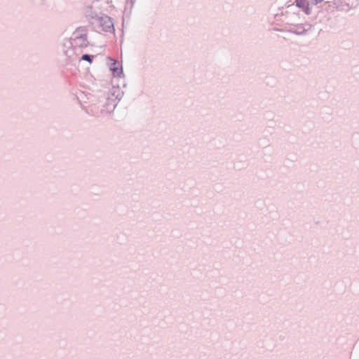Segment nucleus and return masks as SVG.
Wrapping results in <instances>:
<instances>
[{
  "label": "nucleus",
  "mask_w": 359,
  "mask_h": 359,
  "mask_svg": "<svg viewBox=\"0 0 359 359\" xmlns=\"http://www.w3.org/2000/svg\"><path fill=\"white\" fill-rule=\"evenodd\" d=\"M123 95V91L118 86H112L99 95L98 108L100 113L107 114L111 113Z\"/></svg>",
  "instance_id": "nucleus-1"
},
{
  "label": "nucleus",
  "mask_w": 359,
  "mask_h": 359,
  "mask_svg": "<svg viewBox=\"0 0 359 359\" xmlns=\"http://www.w3.org/2000/svg\"><path fill=\"white\" fill-rule=\"evenodd\" d=\"M102 30L106 32H114V26L113 19L104 14H100L95 18Z\"/></svg>",
  "instance_id": "nucleus-2"
},
{
  "label": "nucleus",
  "mask_w": 359,
  "mask_h": 359,
  "mask_svg": "<svg viewBox=\"0 0 359 359\" xmlns=\"http://www.w3.org/2000/svg\"><path fill=\"white\" fill-rule=\"evenodd\" d=\"M88 40L86 34H81L79 31H76L73 34V36L71 38L70 44L74 47L85 48L88 46Z\"/></svg>",
  "instance_id": "nucleus-3"
},
{
  "label": "nucleus",
  "mask_w": 359,
  "mask_h": 359,
  "mask_svg": "<svg viewBox=\"0 0 359 359\" xmlns=\"http://www.w3.org/2000/svg\"><path fill=\"white\" fill-rule=\"evenodd\" d=\"M311 25L309 23L293 25L288 32L297 35H304L311 29Z\"/></svg>",
  "instance_id": "nucleus-4"
},
{
  "label": "nucleus",
  "mask_w": 359,
  "mask_h": 359,
  "mask_svg": "<svg viewBox=\"0 0 359 359\" xmlns=\"http://www.w3.org/2000/svg\"><path fill=\"white\" fill-rule=\"evenodd\" d=\"M111 63L109 64V69L112 72L113 75L114 76L121 77L123 74V68L118 64V62L116 60H114L111 57H108Z\"/></svg>",
  "instance_id": "nucleus-5"
},
{
  "label": "nucleus",
  "mask_w": 359,
  "mask_h": 359,
  "mask_svg": "<svg viewBox=\"0 0 359 359\" xmlns=\"http://www.w3.org/2000/svg\"><path fill=\"white\" fill-rule=\"evenodd\" d=\"M296 6L302 8V11L306 14H311V7L308 6V0H295Z\"/></svg>",
  "instance_id": "nucleus-6"
},
{
  "label": "nucleus",
  "mask_w": 359,
  "mask_h": 359,
  "mask_svg": "<svg viewBox=\"0 0 359 359\" xmlns=\"http://www.w3.org/2000/svg\"><path fill=\"white\" fill-rule=\"evenodd\" d=\"M65 54L67 57H69V60L73 62L76 59V56L74 55V48H70L69 49L65 51Z\"/></svg>",
  "instance_id": "nucleus-7"
},
{
  "label": "nucleus",
  "mask_w": 359,
  "mask_h": 359,
  "mask_svg": "<svg viewBox=\"0 0 359 359\" xmlns=\"http://www.w3.org/2000/svg\"><path fill=\"white\" fill-rule=\"evenodd\" d=\"M94 55H89V54H83L80 60H85V61H87L89 63H91L93 60V58H94Z\"/></svg>",
  "instance_id": "nucleus-8"
},
{
  "label": "nucleus",
  "mask_w": 359,
  "mask_h": 359,
  "mask_svg": "<svg viewBox=\"0 0 359 359\" xmlns=\"http://www.w3.org/2000/svg\"><path fill=\"white\" fill-rule=\"evenodd\" d=\"M314 5H317L313 0H308V6L311 7Z\"/></svg>",
  "instance_id": "nucleus-9"
},
{
  "label": "nucleus",
  "mask_w": 359,
  "mask_h": 359,
  "mask_svg": "<svg viewBox=\"0 0 359 359\" xmlns=\"http://www.w3.org/2000/svg\"><path fill=\"white\" fill-rule=\"evenodd\" d=\"M333 0H325L326 3L332 2Z\"/></svg>",
  "instance_id": "nucleus-10"
},
{
  "label": "nucleus",
  "mask_w": 359,
  "mask_h": 359,
  "mask_svg": "<svg viewBox=\"0 0 359 359\" xmlns=\"http://www.w3.org/2000/svg\"><path fill=\"white\" fill-rule=\"evenodd\" d=\"M135 0H130V1L132 5L135 3Z\"/></svg>",
  "instance_id": "nucleus-11"
}]
</instances>
